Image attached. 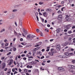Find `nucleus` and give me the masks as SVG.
I'll return each mask as SVG.
<instances>
[{
    "label": "nucleus",
    "mask_w": 75,
    "mask_h": 75,
    "mask_svg": "<svg viewBox=\"0 0 75 75\" xmlns=\"http://www.w3.org/2000/svg\"><path fill=\"white\" fill-rule=\"evenodd\" d=\"M23 23H22V20L19 19V25H20L22 27V25Z\"/></svg>",
    "instance_id": "nucleus-1"
},
{
    "label": "nucleus",
    "mask_w": 75,
    "mask_h": 75,
    "mask_svg": "<svg viewBox=\"0 0 75 75\" xmlns=\"http://www.w3.org/2000/svg\"><path fill=\"white\" fill-rule=\"evenodd\" d=\"M58 17L57 18V19L59 20L60 21H61L62 20V15H59L58 16Z\"/></svg>",
    "instance_id": "nucleus-2"
},
{
    "label": "nucleus",
    "mask_w": 75,
    "mask_h": 75,
    "mask_svg": "<svg viewBox=\"0 0 75 75\" xmlns=\"http://www.w3.org/2000/svg\"><path fill=\"white\" fill-rule=\"evenodd\" d=\"M58 69L59 71H64V69L62 67H59L58 68Z\"/></svg>",
    "instance_id": "nucleus-3"
},
{
    "label": "nucleus",
    "mask_w": 75,
    "mask_h": 75,
    "mask_svg": "<svg viewBox=\"0 0 75 75\" xmlns=\"http://www.w3.org/2000/svg\"><path fill=\"white\" fill-rule=\"evenodd\" d=\"M14 17V14H11L10 16H9V18H13Z\"/></svg>",
    "instance_id": "nucleus-4"
},
{
    "label": "nucleus",
    "mask_w": 75,
    "mask_h": 75,
    "mask_svg": "<svg viewBox=\"0 0 75 75\" xmlns=\"http://www.w3.org/2000/svg\"><path fill=\"white\" fill-rule=\"evenodd\" d=\"M61 47V46L60 45H58L57 46L56 49L58 50V51H59L60 50V48Z\"/></svg>",
    "instance_id": "nucleus-5"
},
{
    "label": "nucleus",
    "mask_w": 75,
    "mask_h": 75,
    "mask_svg": "<svg viewBox=\"0 0 75 75\" xmlns=\"http://www.w3.org/2000/svg\"><path fill=\"white\" fill-rule=\"evenodd\" d=\"M69 67L71 68V69H75V66H73V65H69Z\"/></svg>",
    "instance_id": "nucleus-6"
},
{
    "label": "nucleus",
    "mask_w": 75,
    "mask_h": 75,
    "mask_svg": "<svg viewBox=\"0 0 75 75\" xmlns=\"http://www.w3.org/2000/svg\"><path fill=\"white\" fill-rule=\"evenodd\" d=\"M61 30L60 28H57L56 30L57 33H59V32L61 31Z\"/></svg>",
    "instance_id": "nucleus-7"
},
{
    "label": "nucleus",
    "mask_w": 75,
    "mask_h": 75,
    "mask_svg": "<svg viewBox=\"0 0 75 75\" xmlns=\"http://www.w3.org/2000/svg\"><path fill=\"white\" fill-rule=\"evenodd\" d=\"M43 16H44V17H47V13L46 12L43 13Z\"/></svg>",
    "instance_id": "nucleus-8"
},
{
    "label": "nucleus",
    "mask_w": 75,
    "mask_h": 75,
    "mask_svg": "<svg viewBox=\"0 0 75 75\" xmlns=\"http://www.w3.org/2000/svg\"><path fill=\"white\" fill-rule=\"evenodd\" d=\"M13 62V60H11L10 61V62H9V63L8 64V65H11L12 62Z\"/></svg>",
    "instance_id": "nucleus-9"
},
{
    "label": "nucleus",
    "mask_w": 75,
    "mask_h": 75,
    "mask_svg": "<svg viewBox=\"0 0 75 75\" xmlns=\"http://www.w3.org/2000/svg\"><path fill=\"white\" fill-rule=\"evenodd\" d=\"M68 44V43L67 42H66L64 43L62 45L63 46H66Z\"/></svg>",
    "instance_id": "nucleus-10"
},
{
    "label": "nucleus",
    "mask_w": 75,
    "mask_h": 75,
    "mask_svg": "<svg viewBox=\"0 0 75 75\" xmlns=\"http://www.w3.org/2000/svg\"><path fill=\"white\" fill-rule=\"evenodd\" d=\"M29 64L30 65H34V61H33L32 62H30Z\"/></svg>",
    "instance_id": "nucleus-11"
},
{
    "label": "nucleus",
    "mask_w": 75,
    "mask_h": 75,
    "mask_svg": "<svg viewBox=\"0 0 75 75\" xmlns=\"http://www.w3.org/2000/svg\"><path fill=\"white\" fill-rule=\"evenodd\" d=\"M69 71L70 72H71L73 74H75V72L74 71H73L72 70H69Z\"/></svg>",
    "instance_id": "nucleus-12"
},
{
    "label": "nucleus",
    "mask_w": 75,
    "mask_h": 75,
    "mask_svg": "<svg viewBox=\"0 0 75 75\" xmlns=\"http://www.w3.org/2000/svg\"><path fill=\"white\" fill-rule=\"evenodd\" d=\"M27 68H33V66H30L28 65H27L26 67Z\"/></svg>",
    "instance_id": "nucleus-13"
},
{
    "label": "nucleus",
    "mask_w": 75,
    "mask_h": 75,
    "mask_svg": "<svg viewBox=\"0 0 75 75\" xmlns=\"http://www.w3.org/2000/svg\"><path fill=\"white\" fill-rule=\"evenodd\" d=\"M62 57L64 58H68V56H66L65 54L64 55H62Z\"/></svg>",
    "instance_id": "nucleus-14"
},
{
    "label": "nucleus",
    "mask_w": 75,
    "mask_h": 75,
    "mask_svg": "<svg viewBox=\"0 0 75 75\" xmlns=\"http://www.w3.org/2000/svg\"><path fill=\"white\" fill-rule=\"evenodd\" d=\"M65 55L66 56H68L69 55V53L68 52H66L64 53Z\"/></svg>",
    "instance_id": "nucleus-15"
},
{
    "label": "nucleus",
    "mask_w": 75,
    "mask_h": 75,
    "mask_svg": "<svg viewBox=\"0 0 75 75\" xmlns=\"http://www.w3.org/2000/svg\"><path fill=\"white\" fill-rule=\"evenodd\" d=\"M49 54L50 55H54V54H53V53H52V51L51 52H49Z\"/></svg>",
    "instance_id": "nucleus-16"
},
{
    "label": "nucleus",
    "mask_w": 75,
    "mask_h": 75,
    "mask_svg": "<svg viewBox=\"0 0 75 75\" xmlns=\"http://www.w3.org/2000/svg\"><path fill=\"white\" fill-rule=\"evenodd\" d=\"M5 31V29L4 28L3 29H2V30H1L0 31V32L1 33H3V32H4Z\"/></svg>",
    "instance_id": "nucleus-17"
},
{
    "label": "nucleus",
    "mask_w": 75,
    "mask_h": 75,
    "mask_svg": "<svg viewBox=\"0 0 75 75\" xmlns=\"http://www.w3.org/2000/svg\"><path fill=\"white\" fill-rule=\"evenodd\" d=\"M16 50L17 49H16V48L15 47H13V51H16Z\"/></svg>",
    "instance_id": "nucleus-18"
},
{
    "label": "nucleus",
    "mask_w": 75,
    "mask_h": 75,
    "mask_svg": "<svg viewBox=\"0 0 75 75\" xmlns=\"http://www.w3.org/2000/svg\"><path fill=\"white\" fill-rule=\"evenodd\" d=\"M39 48H40V47H37L36 48H35V50H36V51H37V50H39Z\"/></svg>",
    "instance_id": "nucleus-19"
},
{
    "label": "nucleus",
    "mask_w": 75,
    "mask_h": 75,
    "mask_svg": "<svg viewBox=\"0 0 75 75\" xmlns=\"http://www.w3.org/2000/svg\"><path fill=\"white\" fill-rule=\"evenodd\" d=\"M30 37L32 38H34V37H35V36L33 35H30Z\"/></svg>",
    "instance_id": "nucleus-20"
},
{
    "label": "nucleus",
    "mask_w": 75,
    "mask_h": 75,
    "mask_svg": "<svg viewBox=\"0 0 75 75\" xmlns=\"http://www.w3.org/2000/svg\"><path fill=\"white\" fill-rule=\"evenodd\" d=\"M47 11H51V8H47L46 9Z\"/></svg>",
    "instance_id": "nucleus-21"
},
{
    "label": "nucleus",
    "mask_w": 75,
    "mask_h": 75,
    "mask_svg": "<svg viewBox=\"0 0 75 75\" xmlns=\"http://www.w3.org/2000/svg\"><path fill=\"white\" fill-rule=\"evenodd\" d=\"M52 52L54 54V53H57V52L55 50H54L53 51H52Z\"/></svg>",
    "instance_id": "nucleus-22"
},
{
    "label": "nucleus",
    "mask_w": 75,
    "mask_h": 75,
    "mask_svg": "<svg viewBox=\"0 0 75 75\" xmlns=\"http://www.w3.org/2000/svg\"><path fill=\"white\" fill-rule=\"evenodd\" d=\"M69 55H71L72 56L75 55V54H74L72 53H69Z\"/></svg>",
    "instance_id": "nucleus-23"
},
{
    "label": "nucleus",
    "mask_w": 75,
    "mask_h": 75,
    "mask_svg": "<svg viewBox=\"0 0 75 75\" xmlns=\"http://www.w3.org/2000/svg\"><path fill=\"white\" fill-rule=\"evenodd\" d=\"M27 37L28 38H29V39H30V38H31L30 37V35H29L27 36Z\"/></svg>",
    "instance_id": "nucleus-24"
},
{
    "label": "nucleus",
    "mask_w": 75,
    "mask_h": 75,
    "mask_svg": "<svg viewBox=\"0 0 75 75\" xmlns=\"http://www.w3.org/2000/svg\"><path fill=\"white\" fill-rule=\"evenodd\" d=\"M23 33H25V32L27 31L24 28H23Z\"/></svg>",
    "instance_id": "nucleus-25"
},
{
    "label": "nucleus",
    "mask_w": 75,
    "mask_h": 75,
    "mask_svg": "<svg viewBox=\"0 0 75 75\" xmlns=\"http://www.w3.org/2000/svg\"><path fill=\"white\" fill-rule=\"evenodd\" d=\"M17 11V9H14L12 11L13 12H16V11Z\"/></svg>",
    "instance_id": "nucleus-26"
},
{
    "label": "nucleus",
    "mask_w": 75,
    "mask_h": 75,
    "mask_svg": "<svg viewBox=\"0 0 75 75\" xmlns=\"http://www.w3.org/2000/svg\"><path fill=\"white\" fill-rule=\"evenodd\" d=\"M14 30V34L15 35H17V32L15 31V30Z\"/></svg>",
    "instance_id": "nucleus-27"
},
{
    "label": "nucleus",
    "mask_w": 75,
    "mask_h": 75,
    "mask_svg": "<svg viewBox=\"0 0 75 75\" xmlns=\"http://www.w3.org/2000/svg\"><path fill=\"white\" fill-rule=\"evenodd\" d=\"M72 31H71V30H70V31H68V33H69V34H71V33H72Z\"/></svg>",
    "instance_id": "nucleus-28"
},
{
    "label": "nucleus",
    "mask_w": 75,
    "mask_h": 75,
    "mask_svg": "<svg viewBox=\"0 0 75 75\" xmlns=\"http://www.w3.org/2000/svg\"><path fill=\"white\" fill-rule=\"evenodd\" d=\"M11 54V52H9L7 54V55H10Z\"/></svg>",
    "instance_id": "nucleus-29"
},
{
    "label": "nucleus",
    "mask_w": 75,
    "mask_h": 75,
    "mask_svg": "<svg viewBox=\"0 0 75 75\" xmlns=\"http://www.w3.org/2000/svg\"><path fill=\"white\" fill-rule=\"evenodd\" d=\"M39 4L40 5H41V4H44V3L41 2L39 3Z\"/></svg>",
    "instance_id": "nucleus-30"
},
{
    "label": "nucleus",
    "mask_w": 75,
    "mask_h": 75,
    "mask_svg": "<svg viewBox=\"0 0 75 75\" xmlns=\"http://www.w3.org/2000/svg\"><path fill=\"white\" fill-rule=\"evenodd\" d=\"M24 34L25 35H27V34H28V32H27V31L26 32H24Z\"/></svg>",
    "instance_id": "nucleus-31"
},
{
    "label": "nucleus",
    "mask_w": 75,
    "mask_h": 75,
    "mask_svg": "<svg viewBox=\"0 0 75 75\" xmlns=\"http://www.w3.org/2000/svg\"><path fill=\"white\" fill-rule=\"evenodd\" d=\"M69 1L70 3H71L72 1V0H69Z\"/></svg>",
    "instance_id": "nucleus-32"
},
{
    "label": "nucleus",
    "mask_w": 75,
    "mask_h": 75,
    "mask_svg": "<svg viewBox=\"0 0 75 75\" xmlns=\"http://www.w3.org/2000/svg\"><path fill=\"white\" fill-rule=\"evenodd\" d=\"M10 72H11V70H9L8 73H7V74H10Z\"/></svg>",
    "instance_id": "nucleus-33"
},
{
    "label": "nucleus",
    "mask_w": 75,
    "mask_h": 75,
    "mask_svg": "<svg viewBox=\"0 0 75 75\" xmlns=\"http://www.w3.org/2000/svg\"><path fill=\"white\" fill-rule=\"evenodd\" d=\"M38 12H36V13H35V15L36 16H38Z\"/></svg>",
    "instance_id": "nucleus-34"
},
{
    "label": "nucleus",
    "mask_w": 75,
    "mask_h": 75,
    "mask_svg": "<svg viewBox=\"0 0 75 75\" xmlns=\"http://www.w3.org/2000/svg\"><path fill=\"white\" fill-rule=\"evenodd\" d=\"M40 35H41V36H43V34L42 33V32H41V33H40Z\"/></svg>",
    "instance_id": "nucleus-35"
},
{
    "label": "nucleus",
    "mask_w": 75,
    "mask_h": 75,
    "mask_svg": "<svg viewBox=\"0 0 75 75\" xmlns=\"http://www.w3.org/2000/svg\"><path fill=\"white\" fill-rule=\"evenodd\" d=\"M59 58H62V55H60L59 56Z\"/></svg>",
    "instance_id": "nucleus-36"
},
{
    "label": "nucleus",
    "mask_w": 75,
    "mask_h": 75,
    "mask_svg": "<svg viewBox=\"0 0 75 75\" xmlns=\"http://www.w3.org/2000/svg\"><path fill=\"white\" fill-rule=\"evenodd\" d=\"M25 54H22L21 55V56L23 57H25Z\"/></svg>",
    "instance_id": "nucleus-37"
},
{
    "label": "nucleus",
    "mask_w": 75,
    "mask_h": 75,
    "mask_svg": "<svg viewBox=\"0 0 75 75\" xmlns=\"http://www.w3.org/2000/svg\"><path fill=\"white\" fill-rule=\"evenodd\" d=\"M42 44V42H40L39 43H38V44H39V45H41V44Z\"/></svg>",
    "instance_id": "nucleus-38"
},
{
    "label": "nucleus",
    "mask_w": 75,
    "mask_h": 75,
    "mask_svg": "<svg viewBox=\"0 0 75 75\" xmlns=\"http://www.w3.org/2000/svg\"><path fill=\"white\" fill-rule=\"evenodd\" d=\"M23 60H24V61H25V60L27 59V58L26 57H24L23 58Z\"/></svg>",
    "instance_id": "nucleus-39"
},
{
    "label": "nucleus",
    "mask_w": 75,
    "mask_h": 75,
    "mask_svg": "<svg viewBox=\"0 0 75 75\" xmlns=\"http://www.w3.org/2000/svg\"><path fill=\"white\" fill-rule=\"evenodd\" d=\"M14 69L13 68L12 69V72H15V70H14Z\"/></svg>",
    "instance_id": "nucleus-40"
},
{
    "label": "nucleus",
    "mask_w": 75,
    "mask_h": 75,
    "mask_svg": "<svg viewBox=\"0 0 75 75\" xmlns=\"http://www.w3.org/2000/svg\"><path fill=\"white\" fill-rule=\"evenodd\" d=\"M41 51L42 52H44V51H45V49H43L41 50Z\"/></svg>",
    "instance_id": "nucleus-41"
},
{
    "label": "nucleus",
    "mask_w": 75,
    "mask_h": 75,
    "mask_svg": "<svg viewBox=\"0 0 75 75\" xmlns=\"http://www.w3.org/2000/svg\"><path fill=\"white\" fill-rule=\"evenodd\" d=\"M64 8H65V7H63V8H62V10H61V11H63V9H64Z\"/></svg>",
    "instance_id": "nucleus-42"
},
{
    "label": "nucleus",
    "mask_w": 75,
    "mask_h": 75,
    "mask_svg": "<svg viewBox=\"0 0 75 75\" xmlns=\"http://www.w3.org/2000/svg\"><path fill=\"white\" fill-rule=\"evenodd\" d=\"M27 69H25L24 70V71L25 72H27Z\"/></svg>",
    "instance_id": "nucleus-43"
},
{
    "label": "nucleus",
    "mask_w": 75,
    "mask_h": 75,
    "mask_svg": "<svg viewBox=\"0 0 75 75\" xmlns=\"http://www.w3.org/2000/svg\"><path fill=\"white\" fill-rule=\"evenodd\" d=\"M27 52V50H25L24 52L23 53L24 54H26Z\"/></svg>",
    "instance_id": "nucleus-44"
},
{
    "label": "nucleus",
    "mask_w": 75,
    "mask_h": 75,
    "mask_svg": "<svg viewBox=\"0 0 75 75\" xmlns=\"http://www.w3.org/2000/svg\"><path fill=\"white\" fill-rule=\"evenodd\" d=\"M40 46V45L38 44V45H35V47H38V46Z\"/></svg>",
    "instance_id": "nucleus-45"
},
{
    "label": "nucleus",
    "mask_w": 75,
    "mask_h": 75,
    "mask_svg": "<svg viewBox=\"0 0 75 75\" xmlns=\"http://www.w3.org/2000/svg\"><path fill=\"white\" fill-rule=\"evenodd\" d=\"M20 40L21 41H23V38H21L20 39Z\"/></svg>",
    "instance_id": "nucleus-46"
},
{
    "label": "nucleus",
    "mask_w": 75,
    "mask_h": 75,
    "mask_svg": "<svg viewBox=\"0 0 75 75\" xmlns=\"http://www.w3.org/2000/svg\"><path fill=\"white\" fill-rule=\"evenodd\" d=\"M5 66H6V65L5 64L4 65H3L2 67L3 68H5Z\"/></svg>",
    "instance_id": "nucleus-47"
},
{
    "label": "nucleus",
    "mask_w": 75,
    "mask_h": 75,
    "mask_svg": "<svg viewBox=\"0 0 75 75\" xmlns=\"http://www.w3.org/2000/svg\"><path fill=\"white\" fill-rule=\"evenodd\" d=\"M36 18H37V20L38 21H39V19H38V16H37Z\"/></svg>",
    "instance_id": "nucleus-48"
},
{
    "label": "nucleus",
    "mask_w": 75,
    "mask_h": 75,
    "mask_svg": "<svg viewBox=\"0 0 75 75\" xmlns=\"http://www.w3.org/2000/svg\"><path fill=\"white\" fill-rule=\"evenodd\" d=\"M39 14L40 15V16H42V14L41 13V12H39Z\"/></svg>",
    "instance_id": "nucleus-49"
},
{
    "label": "nucleus",
    "mask_w": 75,
    "mask_h": 75,
    "mask_svg": "<svg viewBox=\"0 0 75 75\" xmlns=\"http://www.w3.org/2000/svg\"><path fill=\"white\" fill-rule=\"evenodd\" d=\"M71 39H72V38H70L69 39V41H71Z\"/></svg>",
    "instance_id": "nucleus-50"
},
{
    "label": "nucleus",
    "mask_w": 75,
    "mask_h": 75,
    "mask_svg": "<svg viewBox=\"0 0 75 75\" xmlns=\"http://www.w3.org/2000/svg\"><path fill=\"white\" fill-rule=\"evenodd\" d=\"M35 61H36V62H39V60L37 59H35Z\"/></svg>",
    "instance_id": "nucleus-51"
},
{
    "label": "nucleus",
    "mask_w": 75,
    "mask_h": 75,
    "mask_svg": "<svg viewBox=\"0 0 75 75\" xmlns=\"http://www.w3.org/2000/svg\"><path fill=\"white\" fill-rule=\"evenodd\" d=\"M75 60H72V63H75Z\"/></svg>",
    "instance_id": "nucleus-52"
},
{
    "label": "nucleus",
    "mask_w": 75,
    "mask_h": 75,
    "mask_svg": "<svg viewBox=\"0 0 75 75\" xmlns=\"http://www.w3.org/2000/svg\"><path fill=\"white\" fill-rule=\"evenodd\" d=\"M18 47H20L21 48H22V47H23L22 46H21L20 45H19Z\"/></svg>",
    "instance_id": "nucleus-53"
},
{
    "label": "nucleus",
    "mask_w": 75,
    "mask_h": 75,
    "mask_svg": "<svg viewBox=\"0 0 75 75\" xmlns=\"http://www.w3.org/2000/svg\"><path fill=\"white\" fill-rule=\"evenodd\" d=\"M18 72L16 71H15V72L14 73V75H15L16 74H17Z\"/></svg>",
    "instance_id": "nucleus-54"
},
{
    "label": "nucleus",
    "mask_w": 75,
    "mask_h": 75,
    "mask_svg": "<svg viewBox=\"0 0 75 75\" xmlns=\"http://www.w3.org/2000/svg\"><path fill=\"white\" fill-rule=\"evenodd\" d=\"M50 62H51L50 60H48L47 61V63H50Z\"/></svg>",
    "instance_id": "nucleus-55"
},
{
    "label": "nucleus",
    "mask_w": 75,
    "mask_h": 75,
    "mask_svg": "<svg viewBox=\"0 0 75 75\" xmlns=\"http://www.w3.org/2000/svg\"><path fill=\"white\" fill-rule=\"evenodd\" d=\"M36 31L37 33H38L39 32V29H37L36 30Z\"/></svg>",
    "instance_id": "nucleus-56"
},
{
    "label": "nucleus",
    "mask_w": 75,
    "mask_h": 75,
    "mask_svg": "<svg viewBox=\"0 0 75 75\" xmlns=\"http://www.w3.org/2000/svg\"><path fill=\"white\" fill-rule=\"evenodd\" d=\"M67 31H68V30H67V29H65L64 30V32H67Z\"/></svg>",
    "instance_id": "nucleus-57"
},
{
    "label": "nucleus",
    "mask_w": 75,
    "mask_h": 75,
    "mask_svg": "<svg viewBox=\"0 0 75 75\" xmlns=\"http://www.w3.org/2000/svg\"><path fill=\"white\" fill-rule=\"evenodd\" d=\"M53 40H54L53 39H51V40H50V42H52V41H53Z\"/></svg>",
    "instance_id": "nucleus-58"
},
{
    "label": "nucleus",
    "mask_w": 75,
    "mask_h": 75,
    "mask_svg": "<svg viewBox=\"0 0 75 75\" xmlns=\"http://www.w3.org/2000/svg\"><path fill=\"white\" fill-rule=\"evenodd\" d=\"M43 58H44V56H42V57H41V59H43Z\"/></svg>",
    "instance_id": "nucleus-59"
},
{
    "label": "nucleus",
    "mask_w": 75,
    "mask_h": 75,
    "mask_svg": "<svg viewBox=\"0 0 75 75\" xmlns=\"http://www.w3.org/2000/svg\"><path fill=\"white\" fill-rule=\"evenodd\" d=\"M50 51V49L49 48L47 49L46 50V51L48 52V51Z\"/></svg>",
    "instance_id": "nucleus-60"
},
{
    "label": "nucleus",
    "mask_w": 75,
    "mask_h": 75,
    "mask_svg": "<svg viewBox=\"0 0 75 75\" xmlns=\"http://www.w3.org/2000/svg\"><path fill=\"white\" fill-rule=\"evenodd\" d=\"M54 49H53V48H52L51 49V52H52V51H54Z\"/></svg>",
    "instance_id": "nucleus-61"
},
{
    "label": "nucleus",
    "mask_w": 75,
    "mask_h": 75,
    "mask_svg": "<svg viewBox=\"0 0 75 75\" xmlns=\"http://www.w3.org/2000/svg\"><path fill=\"white\" fill-rule=\"evenodd\" d=\"M75 28V26H74L72 27V29H74Z\"/></svg>",
    "instance_id": "nucleus-62"
},
{
    "label": "nucleus",
    "mask_w": 75,
    "mask_h": 75,
    "mask_svg": "<svg viewBox=\"0 0 75 75\" xmlns=\"http://www.w3.org/2000/svg\"><path fill=\"white\" fill-rule=\"evenodd\" d=\"M47 26L48 27H50V24H48V25H47Z\"/></svg>",
    "instance_id": "nucleus-63"
},
{
    "label": "nucleus",
    "mask_w": 75,
    "mask_h": 75,
    "mask_svg": "<svg viewBox=\"0 0 75 75\" xmlns=\"http://www.w3.org/2000/svg\"><path fill=\"white\" fill-rule=\"evenodd\" d=\"M0 52H3V49H2L1 50H0Z\"/></svg>",
    "instance_id": "nucleus-64"
}]
</instances>
